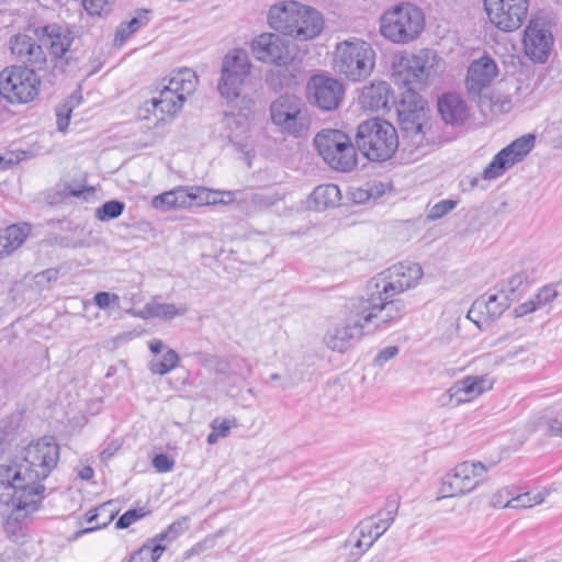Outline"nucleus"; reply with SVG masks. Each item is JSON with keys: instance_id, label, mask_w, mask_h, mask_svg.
Masks as SVG:
<instances>
[{"instance_id": "nucleus-62", "label": "nucleus", "mask_w": 562, "mask_h": 562, "mask_svg": "<svg viewBox=\"0 0 562 562\" xmlns=\"http://www.w3.org/2000/svg\"><path fill=\"white\" fill-rule=\"evenodd\" d=\"M167 538L171 539V533L168 532V529L166 531L157 535L154 539H151L150 541L146 542L145 544H150V546L160 544V542L164 541Z\"/></svg>"}, {"instance_id": "nucleus-45", "label": "nucleus", "mask_w": 562, "mask_h": 562, "mask_svg": "<svg viewBox=\"0 0 562 562\" xmlns=\"http://www.w3.org/2000/svg\"><path fill=\"white\" fill-rule=\"evenodd\" d=\"M150 510L147 507L134 508L125 512L116 521L115 527L117 529H126L132 524L138 521L139 519L148 516Z\"/></svg>"}, {"instance_id": "nucleus-30", "label": "nucleus", "mask_w": 562, "mask_h": 562, "mask_svg": "<svg viewBox=\"0 0 562 562\" xmlns=\"http://www.w3.org/2000/svg\"><path fill=\"white\" fill-rule=\"evenodd\" d=\"M297 7V2L272 5L268 13L269 25L283 35L291 36L293 32L292 24Z\"/></svg>"}, {"instance_id": "nucleus-7", "label": "nucleus", "mask_w": 562, "mask_h": 562, "mask_svg": "<svg viewBox=\"0 0 562 562\" xmlns=\"http://www.w3.org/2000/svg\"><path fill=\"white\" fill-rule=\"evenodd\" d=\"M276 130L285 136L302 137L311 126L308 110L303 100L294 94H282L269 108Z\"/></svg>"}, {"instance_id": "nucleus-47", "label": "nucleus", "mask_w": 562, "mask_h": 562, "mask_svg": "<svg viewBox=\"0 0 562 562\" xmlns=\"http://www.w3.org/2000/svg\"><path fill=\"white\" fill-rule=\"evenodd\" d=\"M175 190L164 192L156 195L151 200V206L160 211H169L176 209Z\"/></svg>"}, {"instance_id": "nucleus-55", "label": "nucleus", "mask_w": 562, "mask_h": 562, "mask_svg": "<svg viewBox=\"0 0 562 562\" xmlns=\"http://www.w3.org/2000/svg\"><path fill=\"white\" fill-rule=\"evenodd\" d=\"M188 529V518L183 517L168 527V532L171 533V539L177 538L180 533Z\"/></svg>"}, {"instance_id": "nucleus-23", "label": "nucleus", "mask_w": 562, "mask_h": 562, "mask_svg": "<svg viewBox=\"0 0 562 562\" xmlns=\"http://www.w3.org/2000/svg\"><path fill=\"white\" fill-rule=\"evenodd\" d=\"M413 110H406L405 108L398 110V123L405 137H407L413 145L418 147L423 145L425 139L427 120L423 100L417 98L416 94H413Z\"/></svg>"}, {"instance_id": "nucleus-59", "label": "nucleus", "mask_w": 562, "mask_h": 562, "mask_svg": "<svg viewBox=\"0 0 562 562\" xmlns=\"http://www.w3.org/2000/svg\"><path fill=\"white\" fill-rule=\"evenodd\" d=\"M351 194L353 201L357 203H364L366 201L373 199L368 187L366 189H356Z\"/></svg>"}, {"instance_id": "nucleus-13", "label": "nucleus", "mask_w": 562, "mask_h": 562, "mask_svg": "<svg viewBox=\"0 0 562 562\" xmlns=\"http://www.w3.org/2000/svg\"><path fill=\"white\" fill-rule=\"evenodd\" d=\"M423 276L424 271L419 263L404 261L382 271L372 282L376 294L386 300L415 288Z\"/></svg>"}, {"instance_id": "nucleus-44", "label": "nucleus", "mask_w": 562, "mask_h": 562, "mask_svg": "<svg viewBox=\"0 0 562 562\" xmlns=\"http://www.w3.org/2000/svg\"><path fill=\"white\" fill-rule=\"evenodd\" d=\"M524 351L525 349L522 347H519L514 350H509L508 352H506V355L486 353L483 355L479 360L490 368H495L507 360L518 357Z\"/></svg>"}, {"instance_id": "nucleus-39", "label": "nucleus", "mask_w": 562, "mask_h": 562, "mask_svg": "<svg viewBox=\"0 0 562 562\" xmlns=\"http://www.w3.org/2000/svg\"><path fill=\"white\" fill-rule=\"evenodd\" d=\"M237 426V422L235 418L232 419H220L215 418L211 423V432L209 434L206 441L209 445L213 446L217 443L221 438H226L229 436L231 429Z\"/></svg>"}, {"instance_id": "nucleus-20", "label": "nucleus", "mask_w": 562, "mask_h": 562, "mask_svg": "<svg viewBox=\"0 0 562 562\" xmlns=\"http://www.w3.org/2000/svg\"><path fill=\"white\" fill-rule=\"evenodd\" d=\"M498 74L497 65L488 56H482L473 60L469 68L465 79L468 95L473 101H480L484 91L490 88Z\"/></svg>"}, {"instance_id": "nucleus-48", "label": "nucleus", "mask_w": 562, "mask_h": 562, "mask_svg": "<svg viewBox=\"0 0 562 562\" xmlns=\"http://www.w3.org/2000/svg\"><path fill=\"white\" fill-rule=\"evenodd\" d=\"M82 5L92 16H102L110 12V3L106 0H82Z\"/></svg>"}, {"instance_id": "nucleus-25", "label": "nucleus", "mask_w": 562, "mask_h": 562, "mask_svg": "<svg viewBox=\"0 0 562 562\" xmlns=\"http://www.w3.org/2000/svg\"><path fill=\"white\" fill-rule=\"evenodd\" d=\"M255 57L263 63L285 64L289 50L285 42L274 33H262L251 42Z\"/></svg>"}, {"instance_id": "nucleus-32", "label": "nucleus", "mask_w": 562, "mask_h": 562, "mask_svg": "<svg viewBox=\"0 0 562 562\" xmlns=\"http://www.w3.org/2000/svg\"><path fill=\"white\" fill-rule=\"evenodd\" d=\"M341 193L336 184H322L314 189L308 198V207L323 211L339 205Z\"/></svg>"}, {"instance_id": "nucleus-28", "label": "nucleus", "mask_w": 562, "mask_h": 562, "mask_svg": "<svg viewBox=\"0 0 562 562\" xmlns=\"http://www.w3.org/2000/svg\"><path fill=\"white\" fill-rule=\"evenodd\" d=\"M393 93L386 81H373L364 86L359 94L358 101L364 111L380 112L390 109Z\"/></svg>"}, {"instance_id": "nucleus-50", "label": "nucleus", "mask_w": 562, "mask_h": 562, "mask_svg": "<svg viewBox=\"0 0 562 562\" xmlns=\"http://www.w3.org/2000/svg\"><path fill=\"white\" fill-rule=\"evenodd\" d=\"M397 346H387L380 350L373 360L375 367L382 368L387 361L392 360L398 355Z\"/></svg>"}, {"instance_id": "nucleus-57", "label": "nucleus", "mask_w": 562, "mask_h": 562, "mask_svg": "<svg viewBox=\"0 0 562 562\" xmlns=\"http://www.w3.org/2000/svg\"><path fill=\"white\" fill-rule=\"evenodd\" d=\"M148 348L150 352L157 358L159 353H165L166 349H170L167 345L162 342L160 339H151L148 341Z\"/></svg>"}, {"instance_id": "nucleus-16", "label": "nucleus", "mask_w": 562, "mask_h": 562, "mask_svg": "<svg viewBox=\"0 0 562 562\" xmlns=\"http://www.w3.org/2000/svg\"><path fill=\"white\" fill-rule=\"evenodd\" d=\"M490 22L499 31L512 33L521 27L530 0H483Z\"/></svg>"}, {"instance_id": "nucleus-22", "label": "nucleus", "mask_w": 562, "mask_h": 562, "mask_svg": "<svg viewBox=\"0 0 562 562\" xmlns=\"http://www.w3.org/2000/svg\"><path fill=\"white\" fill-rule=\"evenodd\" d=\"M10 50L14 58L24 67L44 69L46 53L37 41L27 34H16L10 40Z\"/></svg>"}, {"instance_id": "nucleus-1", "label": "nucleus", "mask_w": 562, "mask_h": 562, "mask_svg": "<svg viewBox=\"0 0 562 562\" xmlns=\"http://www.w3.org/2000/svg\"><path fill=\"white\" fill-rule=\"evenodd\" d=\"M199 83L195 71L182 68L173 71L169 78L138 109L142 120L155 119V126L173 121L181 112L184 102L196 90Z\"/></svg>"}, {"instance_id": "nucleus-51", "label": "nucleus", "mask_w": 562, "mask_h": 562, "mask_svg": "<svg viewBox=\"0 0 562 562\" xmlns=\"http://www.w3.org/2000/svg\"><path fill=\"white\" fill-rule=\"evenodd\" d=\"M153 465L157 472H169L175 467V460L165 453H159L154 457Z\"/></svg>"}, {"instance_id": "nucleus-6", "label": "nucleus", "mask_w": 562, "mask_h": 562, "mask_svg": "<svg viewBox=\"0 0 562 562\" xmlns=\"http://www.w3.org/2000/svg\"><path fill=\"white\" fill-rule=\"evenodd\" d=\"M374 50L364 41L353 38L337 44L334 69L351 81L368 77L374 67Z\"/></svg>"}, {"instance_id": "nucleus-21", "label": "nucleus", "mask_w": 562, "mask_h": 562, "mask_svg": "<svg viewBox=\"0 0 562 562\" xmlns=\"http://www.w3.org/2000/svg\"><path fill=\"white\" fill-rule=\"evenodd\" d=\"M308 99L324 111H331L339 106L342 95V85L323 75L313 76L307 83Z\"/></svg>"}, {"instance_id": "nucleus-24", "label": "nucleus", "mask_w": 562, "mask_h": 562, "mask_svg": "<svg viewBox=\"0 0 562 562\" xmlns=\"http://www.w3.org/2000/svg\"><path fill=\"white\" fill-rule=\"evenodd\" d=\"M494 382L488 374L467 375L456 381L447 393L453 404L468 403L492 390Z\"/></svg>"}, {"instance_id": "nucleus-52", "label": "nucleus", "mask_w": 562, "mask_h": 562, "mask_svg": "<svg viewBox=\"0 0 562 562\" xmlns=\"http://www.w3.org/2000/svg\"><path fill=\"white\" fill-rule=\"evenodd\" d=\"M512 496H513V493H512L510 488H508V487L501 488V490H498L497 492H495L493 494V496L491 498V504L494 507L506 508L505 507L506 501H504V498H506V497H510L512 498Z\"/></svg>"}, {"instance_id": "nucleus-64", "label": "nucleus", "mask_w": 562, "mask_h": 562, "mask_svg": "<svg viewBox=\"0 0 562 562\" xmlns=\"http://www.w3.org/2000/svg\"><path fill=\"white\" fill-rule=\"evenodd\" d=\"M86 518H87V522L91 524L92 526L97 525V521H100L99 520L100 517H99L97 508L88 512L86 514Z\"/></svg>"}, {"instance_id": "nucleus-14", "label": "nucleus", "mask_w": 562, "mask_h": 562, "mask_svg": "<svg viewBox=\"0 0 562 562\" xmlns=\"http://www.w3.org/2000/svg\"><path fill=\"white\" fill-rule=\"evenodd\" d=\"M35 69L13 66L0 72V93L11 103H25L37 94Z\"/></svg>"}, {"instance_id": "nucleus-61", "label": "nucleus", "mask_w": 562, "mask_h": 562, "mask_svg": "<svg viewBox=\"0 0 562 562\" xmlns=\"http://www.w3.org/2000/svg\"><path fill=\"white\" fill-rule=\"evenodd\" d=\"M125 23H126V27H128V34H133L143 24V19L135 16V18L131 19L128 22H125Z\"/></svg>"}, {"instance_id": "nucleus-19", "label": "nucleus", "mask_w": 562, "mask_h": 562, "mask_svg": "<svg viewBox=\"0 0 562 562\" xmlns=\"http://www.w3.org/2000/svg\"><path fill=\"white\" fill-rule=\"evenodd\" d=\"M524 52L532 61L543 64L548 60L553 45V36L541 19H531L524 31Z\"/></svg>"}, {"instance_id": "nucleus-56", "label": "nucleus", "mask_w": 562, "mask_h": 562, "mask_svg": "<svg viewBox=\"0 0 562 562\" xmlns=\"http://www.w3.org/2000/svg\"><path fill=\"white\" fill-rule=\"evenodd\" d=\"M547 426L550 435L562 438V418H550L547 422Z\"/></svg>"}, {"instance_id": "nucleus-43", "label": "nucleus", "mask_w": 562, "mask_h": 562, "mask_svg": "<svg viewBox=\"0 0 562 562\" xmlns=\"http://www.w3.org/2000/svg\"><path fill=\"white\" fill-rule=\"evenodd\" d=\"M124 203L112 200L105 202L101 207L97 210V218L100 221H110L119 217L124 211Z\"/></svg>"}, {"instance_id": "nucleus-49", "label": "nucleus", "mask_w": 562, "mask_h": 562, "mask_svg": "<svg viewBox=\"0 0 562 562\" xmlns=\"http://www.w3.org/2000/svg\"><path fill=\"white\" fill-rule=\"evenodd\" d=\"M93 302L99 308L106 310L110 306H117L120 296L115 293L98 292L93 297Z\"/></svg>"}, {"instance_id": "nucleus-5", "label": "nucleus", "mask_w": 562, "mask_h": 562, "mask_svg": "<svg viewBox=\"0 0 562 562\" xmlns=\"http://www.w3.org/2000/svg\"><path fill=\"white\" fill-rule=\"evenodd\" d=\"M441 67V58L434 50L424 48L402 56L393 66V75L396 82L407 86L411 92L436 77Z\"/></svg>"}, {"instance_id": "nucleus-8", "label": "nucleus", "mask_w": 562, "mask_h": 562, "mask_svg": "<svg viewBox=\"0 0 562 562\" xmlns=\"http://www.w3.org/2000/svg\"><path fill=\"white\" fill-rule=\"evenodd\" d=\"M487 467L480 461H463L440 479L437 501L462 497L475 492L486 481Z\"/></svg>"}, {"instance_id": "nucleus-38", "label": "nucleus", "mask_w": 562, "mask_h": 562, "mask_svg": "<svg viewBox=\"0 0 562 562\" xmlns=\"http://www.w3.org/2000/svg\"><path fill=\"white\" fill-rule=\"evenodd\" d=\"M97 510L100 517L99 520L101 521H97V525L78 531L77 536H81L94 530L105 528L115 518L117 514V509L113 501H109L101 504L100 506L97 507Z\"/></svg>"}, {"instance_id": "nucleus-53", "label": "nucleus", "mask_w": 562, "mask_h": 562, "mask_svg": "<svg viewBox=\"0 0 562 562\" xmlns=\"http://www.w3.org/2000/svg\"><path fill=\"white\" fill-rule=\"evenodd\" d=\"M211 192L214 193L213 199L216 201L212 205L229 204L235 201V192L233 191L211 190Z\"/></svg>"}, {"instance_id": "nucleus-41", "label": "nucleus", "mask_w": 562, "mask_h": 562, "mask_svg": "<svg viewBox=\"0 0 562 562\" xmlns=\"http://www.w3.org/2000/svg\"><path fill=\"white\" fill-rule=\"evenodd\" d=\"M166 547L162 544H143L130 559L128 562H157Z\"/></svg>"}, {"instance_id": "nucleus-35", "label": "nucleus", "mask_w": 562, "mask_h": 562, "mask_svg": "<svg viewBox=\"0 0 562 562\" xmlns=\"http://www.w3.org/2000/svg\"><path fill=\"white\" fill-rule=\"evenodd\" d=\"M188 312V306L181 304L176 306L169 303L149 302L138 313L142 318L157 317L162 319H172L176 316L184 315Z\"/></svg>"}, {"instance_id": "nucleus-9", "label": "nucleus", "mask_w": 562, "mask_h": 562, "mask_svg": "<svg viewBox=\"0 0 562 562\" xmlns=\"http://www.w3.org/2000/svg\"><path fill=\"white\" fill-rule=\"evenodd\" d=\"M20 471L15 463L0 464V503L11 505L16 518L34 513L41 503L33 498L31 486Z\"/></svg>"}, {"instance_id": "nucleus-42", "label": "nucleus", "mask_w": 562, "mask_h": 562, "mask_svg": "<svg viewBox=\"0 0 562 562\" xmlns=\"http://www.w3.org/2000/svg\"><path fill=\"white\" fill-rule=\"evenodd\" d=\"M279 200L277 194L251 193L244 201L248 204L249 211L256 212L274 205Z\"/></svg>"}, {"instance_id": "nucleus-60", "label": "nucleus", "mask_w": 562, "mask_h": 562, "mask_svg": "<svg viewBox=\"0 0 562 562\" xmlns=\"http://www.w3.org/2000/svg\"><path fill=\"white\" fill-rule=\"evenodd\" d=\"M386 186L382 182H372L368 184V189L371 191L372 198L376 199L384 194Z\"/></svg>"}, {"instance_id": "nucleus-29", "label": "nucleus", "mask_w": 562, "mask_h": 562, "mask_svg": "<svg viewBox=\"0 0 562 562\" xmlns=\"http://www.w3.org/2000/svg\"><path fill=\"white\" fill-rule=\"evenodd\" d=\"M175 190L176 209H191L210 205L216 202L214 193L205 187H177Z\"/></svg>"}, {"instance_id": "nucleus-10", "label": "nucleus", "mask_w": 562, "mask_h": 562, "mask_svg": "<svg viewBox=\"0 0 562 562\" xmlns=\"http://www.w3.org/2000/svg\"><path fill=\"white\" fill-rule=\"evenodd\" d=\"M395 516V509L384 510L358 522L342 544L348 557L358 561L389 530Z\"/></svg>"}, {"instance_id": "nucleus-37", "label": "nucleus", "mask_w": 562, "mask_h": 562, "mask_svg": "<svg viewBox=\"0 0 562 562\" xmlns=\"http://www.w3.org/2000/svg\"><path fill=\"white\" fill-rule=\"evenodd\" d=\"M557 296V291L551 286H543L532 300L521 304L517 312L519 315L531 313L546 304L552 302Z\"/></svg>"}, {"instance_id": "nucleus-4", "label": "nucleus", "mask_w": 562, "mask_h": 562, "mask_svg": "<svg viewBox=\"0 0 562 562\" xmlns=\"http://www.w3.org/2000/svg\"><path fill=\"white\" fill-rule=\"evenodd\" d=\"M356 144L368 159L386 161L395 154L398 147V137L391 123L372 119L358 126Z\"/></svg>"}, {"instance_id": "nucleus-17", "label": "nucleus", "mask_w": 562, "mask_h": 562, "mask_svg": "<svg viewBox=\"0 0 562 562\" xmlns=\"http://www.w3.org/2000/svg\"><path fill=\"white\" fill-rule=\"evenodd\" d=\"M357 305L352 300L347 305L348 316L346 323L329 328L324 336V344L333 351L345 352L351 346L352 341L363 335L367 327L360 316H356Z\"/></svg>"}, {"instance_id": "nucleus-46", "label": "nucleus", "mask_w": 562, "mask_h": 562, "mask_svg": "<svg viewBox=\"0 0 562 562\" xmlns=\"http://www.w3.org/2000/svg\"><path fill=\"white\" fill-rule=\"evenodd\" d=\"M456 202L452 200H442L435 205H432L426 215L427 221H437L449 212H451L456 207Z\"/></svg>"}, {"instance_id": "nucleus-58", "label": "nucleus", "mask_w": 562, "mask_h": 562, "mask_svg": "<svg viewBox=\"0 0 562 562\" xmlns=\"http://www.w3.org/2000/svg\"><path fill=\"white\" fill-rule=\"evenodd\" d=\"M132 34H128V27H126V23H122L115 33L114 43L115 45H123V43L131 36Z\"/></svg>"}, {"instance_id": "nucleus-3", "label": "nucleus", "mask_w": 562, "mask_h": 562, "mask_svg": "<svg viewBox=\"0 0 562 562\" xmlns=\"http://www.w3.org/2000/svg\"><path fill=\"white\" fill-rule=\"evenodd\" d=\"M424 27L423 11L408 2L387 9L380 18L382 36L395 44H407L415 41Z\"/></svg>"}, {"instance_id": "nucleus-40", "label": "nucleus", "mask_w": 562, "mask_h": 562, "mask_svg": "<svg viewBox=\"0 0 562 562\" xmlns=\"http://www.w3.org/2000/svg\"><path fill=\"white\" fill-rule=\"evenodd\" d=\"M548 492H538L536 494L524 493L517 496H512L505 503V507L508 508H530L537 504L544 502L548 496Z\"/></svg>"}, {"instance_id": "nucleus-36", "label": "nucleus", "mask_w": 562, "mask_h": 562, "mask_svg": "<svg viewBox=\"0 0 562 562\" xmlns=\"http://www.w3.org/2000/svg\"><path fill=\"white\" fill-rule=\"evenodd\" d=\"M179 355L173 349H166L160 358H153L148 362V370L156 375H165L179 364Z\"/></svg>"}, {"instance_id": "nucleus-63", "label": "nucleus", "mask_w": 562, "mask_h": 562, "mask_svg": "<svg viewBox=\"0 0 562 562\" xmlns=\"http://www.w3.org/2000/svg\"><path fill=\"white\" fill-rule=\"evenodd\" d=\"M58 270L48 269L41 273V277L45 278L47 281H55L58 279Z\"/></svg>"}, {"instance_id": "nucleus-12", "label": "nucleus", "mask_w": 562, "mask_h": 562, "mask_svg": "<svg viewBox=\"0 0 562 562\" xmlns=\"http://www.w3.org/2000/svg\"><path fill=\"white\" fill-rule=\"evenodd\" d=\"M248 53L241 48L229 50L223 58L217 90L228 102L238 99L250 75Z\"/></svg>"}, {"instance_id": "nucleus-27", "label": "nucleus", "mask_w": 562, "mask_h": 562, "mask_svg": "<svg viewBox=\"0 0 562 562\" xmlns=\"http://www.w3.org/2000/svg\"><path fill=\"white\" fill-rule=\"evenodd\" d=\"M292 29L290 37L296 41H311L322 33L324 19L317 10L299 3Z\"/></svg>"}, {"instance_id": "nucleus-18", "label": "nucleus", "mask_w": 562, "mask_h": 562, "mask_svg": "<svg viewBox=\"0 0 562 562\" xmlns=\"http://www.w3.org/2000/svg\"><path fill=\"white\" fill-rule=\"evenodd\" d=\"M535 137L525 135L502 149L483 170L484 179H496L521 161L533 148Z\"/></svg>"}, {"instance_id": "nucleus-33", "label": "nucleus", "mask_w": 562, "mask_h": 562, "mask_svg": "<svg viewBox=\"0 0 562 562\" xmlns=\"http://www.w3.org/2000/svg\"><path fill=\"white\" fill-rule=\"evenodd\" d=\"M474 310L485 314L487 318L494 321L498 318L509 306L508 295L504 291L488 295L487 299H480L474 303Z\"/></svg>"}, {"instance_id": "nucleus-31", "label": "nucleus", "mask_w": 562, "mask_h": 562, "mask_svg": "<svg viewBox=\"0 0 562 562\" xmlns=\"http://www.w3.org/2000/svg\"><path fill=\"white\" fill-rule=\"evenodd\" d=\"M438 111L448 124L462 123L468 116V108L457 93H446L438 100Z\"/></svg>"}, {"instance_id": "nucleus-54", "label": "nucleus", "mask_w": 562, "mask_h": 562, "mask_svg": "<svg viewBox=\"0 0 562 562\" xmlns=\"http://www.w3.org/2000/svg\"><path fill=\"white\" fill-rule=\"evenodd\" d=\"M71 109L64 106L57 111V126L60 132H65L69 124Z\"/></svg>"}, {"instance_id": "nucleus-26", "label": "nucleus", "mask_w": 562, "mask_h": 562, "mask_svg": "<svg viewBox=\"0 0 562 562\" xmlns=\"http://www.w3.org/2000/svg\"><path fill=\"white\" fill-rule=\"evenodd\" d=\"M34 34L48 46L53 57L57 59L64 58L68 63L70 57L67 54L70 52L74 41L72 32L69 29L57 24H49L36 27Z\"/></svg>"}, {"instance_id": "nucleus-11", "label": "nucleus", "mask_w": 562, "mask_h": 562, "mask_svg": "<svg viewBox=\"0 0 562 562\" xmlns=\"http://www.w3.org/2000/svg\"><path fill=\"white\" fill-rule=\"evenodd\" d=\"M314 144L324 161L333 169L348 172L357 165V153L350 137L339 130H322Z\"/></svg>"}, {"instance_id": "nucleus-34", "label": "nucleus", "mask_w": 562, "mask_h": 562, "mask_svg": "<svg viewBox=\"0 0 562 562\" xmlns=\"http://www.w3.org/2000/svg\"><path fill=\"white\" fill-rule=\"evenodd\" d=\"M30 226L23 225H11L0 236L1 255L9 256L15 251L26 239L30 234Z\"/></svg>"}, {"instance_id": "nucleus-2", "label": "nucleus", "mask_w": 562, "mask_h": 562, "mask_svg": "<svg viewBox=\"0 0 562 562\" xmlns=\"http://www.w3.org/2000/svg\"><path fill=\"white\" fill-rule=\"evenodd\" d=\"M58 459L59 447L53 437H43L22 450L21 462L15 465L31 486L30 493L33 498L42 501L44 492L42 481L56 468Z\"/></svg>"}, {"instance_id": "nucleus-15", "label": "nucleus", "mask_w": 562, "mask_h": 562, "mask_svg": "<svg viewBox=\"0 0 562 562\" xmlns=\"http://www.w3.org/2000/svg\"><path fill=\"white\" fill-rule=\"evenodd\" d=\"M357 310H353L364 321L366 325H370L376 321L375 327L381 324H389L403 317L406 304L402 300L382 299L376 294V289L371 292L368 299L353 300Z\"/></svg>"}]
</instances>
